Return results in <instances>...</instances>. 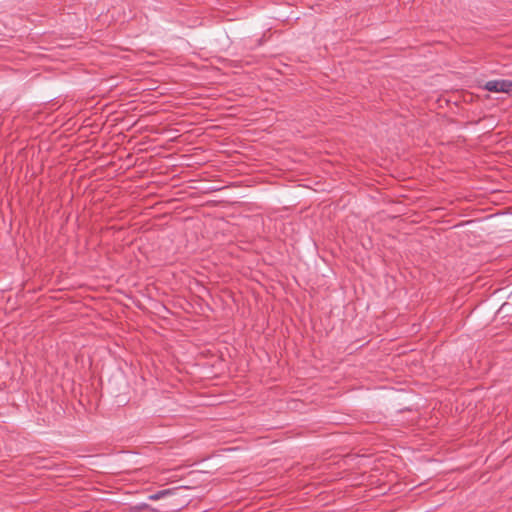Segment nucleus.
I'll list each match as a JSON object with an SVG mask.
<instances>
[{
	"label": "nucleus",
	"mask_w": 512,
	"mask_h": 512,
	"mask_svg": "<svg viewBox=\"0 0 512 512\" xmlns=\"http://www.w3.org/2000/svg\"><path fill=\"white\" fill-rule=\"evenodd\" d=\"M484 89L490 92L512 95V81L507 79L491 80L485 83Z\"/></svg>",
	"instance_id": "1"
},
{
	"label": "nucleus",
	"mask_w": 512,
	"mask_h": 512,
	"mask_svg": "<svg viewBox=\"0 0 512 512\" xmlns=\"http://www.w3.org/2000/svg\"><path fill=\"white\" fill-rule=\"evenodd\" d=\"M172 494V490L171 489H164V490H160L154 494H151L149 495V500H152V501H156V500H159L161 498H164L168 495Z\"/></svg>",
	"instance_id": "2"
},
{
	"label": "nucleus",
	"mask_w": 512,
	"mask_h": 512,
	"mask_svg": "<svg viewBox=\"0 0 512 512\" xmlns=\"http://www.w3.org/2000/svg\"><path fill=\"white\" fill-rule=\"evenodd\" d=\"M149 506L147 504H140L134 507V510L140 511L142 509L148 508Z\"/></svg>",
	"instance_id": "3"
}]
</instances>
